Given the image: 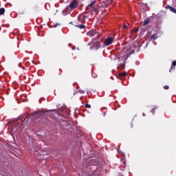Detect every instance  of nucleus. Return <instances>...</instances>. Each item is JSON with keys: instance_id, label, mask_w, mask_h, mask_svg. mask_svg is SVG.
<instances>
[{"instance_id": "5701e85b", "label": "nucleus", "mask_w": 176, "mask_h": 176, "mask_svg": "<svg viewBox=\"0 0 176 176\" xmlns=\"http://www.w3.org/2000/svg\"><path fill=\"white\" fill-rule=\"evenodd\" d=\"M58 25H60V23H56L54 25V28H56L58 27Z\"/></svg>"}, {"instance_id": "4be33fe9", "label": "nucleus", "mask_w": 176, "mask_h": 176, "mask_svg": "<svg viewBox=\"0 0 176 176\" xmlns=\"http://www.w3.org/2000/svg\"><path fill=\"white\" fill-rule=\"evenodd\" d=\"M93 168L91 167H89V170H91V173H93L94 171H96L95 169H92Z\"/></svg>"}, {"instance_id": "f257e3e1", "label": "nucleus", "mask_w": 176, "mask_h": 176, "mask_svg": "<svg viewBox=\"0 0 176 176\" xmlns=\"http://www.w3.org/2000/svg\"><path fill=\"white\" fill-rule=\"evenodd\" d=\"M92 49H95V50H98L100 47H101V41L97 40H93V45Z\"/></svg>"}, {"instance_id": "9d476101", "label": "nucleus", "mask_w": 176, "mask_h": 176, "mask_svg": "<svg viewBox=\"0 0 176 176\" xmlns=\"http://www.w3.org/2000/svg\"><path fill=\"white\" fill-rule=\"evenodd\" d=\"M87 34L88 36H94V35H96V32H94V31H89L87 33Z\"/></svg>"}, {"instance_id": "f8f14e48", "label": "nucleus", "mask_w": 176, "mask_h": 176, "mask_svg": "<svg viewBox=\"0 0 176 176\" xmlns=\"http://www.w3.org/2000/svg\"><path fill=\"white\" fill-rule=\"evenodd\" d=\"M156 39H157V36H156V34H153L151 36L150 41H156Z\"/></svg>"}, {"instance_id": "39448f33", "label": "nucleus", "mask_w": 176, "mask_h": 176, "mask_svg": "<svg viewBox=\"0 0 176 176\" xmlns=\"http://www.w3.org/2000/svg\"><path fill=\"white\" fill-rule=\"evenodd\" d=\"M73 25L77 28H79V30H85V28H86V25L79 23H73Z\"/></svg>"}, {"instance_id": "f03ea898", "label": "nucleus", "mask_w": 176, "mask_h": 176, "mask_svg": "<svg viewBox=\"0 0 176 176\" xmlns=\"http://www.w3.org/2000/svg\"><path fill=\"white\" fill-rule=\"evenodd\" d=\"M113 38L112 37H107L104 41V44L106 46H109V45H112V43H113Z\"/></svg>"}, {"instance_id": "2eb2a0df", "label": "nucleus", "mask_w": 176, "mask_h": 176, "mask_svg": "<svg viewBox=\"0 0 176 176\" xmlns=\"http://www.w3.org/2000/svg\"><path fill=\"white\" fill-rule=\"evenodd\" d=\"M149 24V19H146L144 21V23H143V25H146Z\"/></svg>"}, {"instance_id": "1a4fd4ad", "label": "nucleus", "mask_w": 176, "mask_h": 176, "mask_svg": "<svg viewBox=\"0 0 176 176\" xmlns=\"http://www.w3.org/2000/svg\"><path fill=\"white\" fill-rule=\"evenodd\" d=\"M166 9H169L170 10V12H173V13H175L176 14L175 8L171 7V6H166Z\"/></svg>"}, {"instance_id": "412c9836", "label": "nucleus", "mask_w": 176, "mask_h": 176, "mask_svg": "<svg viewBox=\"0 0 176 176\" xmlns=\"http://www.w3.org/2000/svg\"><path fill=\"white\" fill-rule=\"evenodd\" d=\"M38 115H45V111L39 112Z\"/></svg>"}, {"instance_id": "393cba45", "label": "nucleus", "mask_w": 176, "mask_h": 176, "mask_svg": "<svg viewBox=\"0 0 176 176\" xmlns=\"http://www.w3.org/2000/svg\"><path fill=\"white\" fill-rule=\"evenodd\" d=\"M138 50H140V47H141V44L140 45H138ZM138 50L137 52H138Z\"/></svg>"}, {"instance_id": "4468645a", "label": "nucleus", "mask_w": 176, "mask_h": 176, "mask_svg": "<svg viewBox=\"0 0 176 176\" xmlns=\"http://www.w3.org/2000/svg\"><path fill=\"white\" fill-rule=\"evenodd\" d=\"M2 14H5V8H0V16H2Z\"/></svg>"}, {"instance_id": "bb28decb", "label": "nucleus", "mask_w": 176, "mask_h": 176, "mask_svg": "<svg viewBox=\"0 0 176 176\" xmlns=\"http://www.w3.org/2000/svg\"><path fill=\"white\" fill-rule=\"evenodd\" d=\"M94 11H95V12H97V8H94Z\"/></svg>"}, {"instance_id": "0eeeda50", "label": "nucleus", "mask_w": 176, "mask_h": 176, "mask_svg": "<svg viewBox=\"0 0 176 176\" xmlns=\"http://www.w3.org/2000/svg\"><path fill=\"white\" fill-rule=\"evenodd\" d=\"M131 54H134V50H131V52H129V54H125L124 55V56H122L123 60H124V61H126V60H127V58H129V56L131 55Z\"/></svg>"}, {"instance_id": "cd10ccee", "label": "nucleus", "mask_w": 176, "mask_h": 176, "mask_svg": "<svg viewBox=\"0 0 176 176\" xmlns=\"http://www.w3.org/2000/svg\"><path fill=\"white\" fill-rule=\"evenodd\" d=\"M70 24H72V22H70Z\"/></svg>"}, {"instance_id": "a878e982", "label": "nucleus", "mask_w": 176, "mask_h": 176, "mask_svg": "<svg viewBox=\"0 0 176 176\" xmlns=\"http://www.w3.org/2000/svg\"><path fill=\"white\" fill-rule=\"evenodd\" d=\"M58 74L57 75H60V69L57 71Z\"/></svg>"}, {"instance_id": "aec40b11", "label": "nucleus", "mask_w": 176, "mask_h": 176, "mask_svg": "<svg viewBox=\"0 0 176 176\" xmlns=\"http://www.w3.org/2000/svg\"><path fill=\"white\" fill-rule=\"evenodd\" d=\"M122 27H123L124 30H126V28H127L129 26H127L126 25H123Z\"/></svg>"}, {"instance_id": "20e7f679", "label": "nucleus", "mask_w": 176, "mask_h": 176, "mask_svg": "<svg viewBox=\"0 0 176 176\" xmlns=\"http://www.w3.org/2000/svg\"><path fill=\"white\" fill-rule=\"evenodd\" d=\"M126 76H127V72H122L118 75L117 78L118 79H120V80H123V79H124Z\"/></svg>"}, {"instance_id": "f3484780", "label": "nucleus", "mask_w": 176, "mask_h": 176, "mask_svg": "<svg viewBox=\"0 0 176 176\" xmlns=\"http://www.w3.org/2000/svg\"><path fill=\"white\" fill-rule=\"evenodd\" d=\"M85 108H89V109H90V108H91V105H90V104H85Z\"/></svg>"}, {"instance_id": "dca6fc26", "label": "nucleus", "mask_w": 176, "mask_h": 176, "mask_svg": "<svg viewBox=\"0 0 176 176\" xmlns=\"http://www.w3.org/2000/svg\"><path fill=\"white\" fill-rule=\"evenodd\" d=\"M109 5H111V1H109L107 3H105V8H108V6H109Z\"/></svg>"}, {"instance_id": "6ab92c4d", "label": "nucleus", "mask_w": 176, "mask_h": 176, "mask_svg": "<svg viewBox=\"0 0 176 176\" xmlns=\"http://www.w3.org/2000/svg\"><path fill=\"white\" fill-rule=\"evenodd\" d=\"M156 111H155V109H153L152 110H151V113H153V115H155V113Z\"/></svg>"}, {"instance_id": "7ed1b4c3", "label": "nucleus", "mask_w": 176, "mask_h": 176, "mask_svg": "<svg viewBox=\"0 0 176 176\" xmlns=\"http://www.w3.org/2000/svg\"><path fill=\"white\" fill-rule=\"evenodd\" d=\"M78 1H76V0H74L69 3V8L72 10L74 9H76V8H78Z\"/></svg>"}, {"instance_id": "a211bd4d", "label": "nucleus", "mask_w": 176, "mask_h": 176, "mask_svg": "<svg viewBox=\"0 0 176 176\" xmlns=\"http://www.w3.org/2000/svg\"><path fill=\"white\" fill-rule=\"evenodd\" d=\"M164 89L165 90H168V89H170V87H168V85H165V86L164 87Z\"/></svg>"}, {"instance_id": "b1692460", "label": "nucleus", "mask_w": 176, "mask_h": 176, "mask_svg": "<svg viewBox=\"0 0 176 176\" xmlns=\"http://www.w3.org/2000/svg\"><path fill=\"white\" fill-rule=\"evenodd\" d=\"M79 93H81V94H85V91L84 90L79 91Z\"/></svg>"}, {"instance_id": "423d86ee", "label": "nucleus", "mask_w": 176, "mask_h": 176, "mask_svg": "<svg viewBox=\"0 0 176 176\" xmlns=\"http://www.w3.org/2000/svg\"><path fill=\"white\" fill-rule=\"evenodd\" d=\"M78 21H81L82 24H85V23H86V16L85 15H80L78 17Z\"/></svg>"}, {"instance_id": "6e6552de", "label": "nucleus", "mask_w": 176, "mask_h": 176, "mask_svg": "<svg viewBox=\"0 0 176 176\" xmlns=\"http://www.w3.org/2000/svg\"><path fill=\"white\" fill-rule=\"evenodd\" d=\"M175 65H176V60H173L172 63V65L169 70V72H173V71H175Z\"/></svg>"}, {"instance_id": "9b49d317", "label": "nucleus", "mask_w": 176, "mask_h": 176, "mask_svg": "<svg viewBox=\"0 0 176 176\" xmlns=\"http://www.w3.org/2000/svg\"><path fill=\"white\" fill-rule=\"evenodd\" d=\"M96 3V0H91L90 3L88 4L89 8H92L93 5Z\"/></svg>"}, {"instance_id": "ddd939ff", "label": "nucleus", "mask_w": 176, "mask_h": 176, "mask_svg": "<svg viewBox=\"0 0 176 176\" xmlns=\"http://www.w3.org/2000/svg\"><path fill=\"white\" fill-rule=\"evenodd\" d=\"M125 64H126V61L124 62V63H121L120 64L119 67L121 69H124L125 68Z\"/></svg>"}]
</instances>
